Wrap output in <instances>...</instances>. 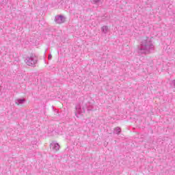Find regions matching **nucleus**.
Masks as SVG:
<instances>
[{
  "label": "nucleus",
  "mask_w": 175,
  "mask_h": 175,
  "mask_svg": "<svg viewBox=\"0 0 175 175\" xmlns=\"http://www.w3.org/2000/svg\"><path fill=\"white\" fill-rule=\"evenodd\" d=\"M154 40V38L151 37L146 38V40H143L140 44L137 47V53L138 55H146V54H148L150 53V49L154 47L152 44V41Z\"/></svg>",
  "instance_id": "1"
},
{
  "label": "nucleus",
  "mask_w": 175,
  "mask_h": 175,
  "mask_svg": "<svg viewBox=\"0 0 175 175\" xmlns=\"http://www.w3.org/2000/svg\"><path fill=\"white\" fill-rule=\"evenodd\" d=\"M25 62L28 66H36L38 64V57L35 54L31 53L26 57Z\"/></svg>",
  "instance_id": "2"
},
{
  "label": "nucleus",
  "mask_w": 175,
  "mask_h": 175,
  "mask_svg": "<svg viewBox=\"0 0 175 175\" xmlns=\"http://www.w3.org/2000/svg\"><path fill=\"white\" fill-rule=\"evenodd\" d=\"M55 21L57 24H62V23H65V18L62 15H58L55 16Z\"/></svg>",
  "instance_id": "3"
},
{
  "label": "nucleus",
  "mask_w": 175,
  "mask_h": 175,
  "mask_svg": "<svg viewBox=\"0 0 175 175\" xmlns=\"http://www.w3.org/2000/svg\"><path fill=\"white\" fill-rule=\"evenodd\" d=\"M59 144H54L52 143L50 144V148H51V150H53V151H55V152H57V151H58V150H59Z\"/></svg>",
  "instance_id": "4"
},
{
  "label": "nucleus",
  "mask_w": 175,
  "mask_h": 175,
  "mask_svg": "<svg viewBox=\"0 0 175 175\" xmlns=\"http://www.w3.org/2000/svg\"><path fill=\"white\" fill-rule=\"evenodd\" d=\"M25 103V98H17L15 100L16 105H18V106H20V105H23Z\"/></svg>",
  "instance_id": "5"
},
{
  "label": "nucleus",
  "mask_w": 175,
  "mask_h": 175,
  "mask_svg": "<svg viewBox=\"0 0 175 175\" xmlns=\"http://www.w3.org/2000/svg\"><path fill=\"white\" fill-rule=\"evenodd\" d=\"M113 133L115 135H120L121 133V127L117 126L113 130Z\"/></svg>",
  "instance_id": "6"
},
{
  "label": "nucleus",
  "mask_w": 175,
  "mask_h": 175,
  "mask_svg": "<svg viewBox=\"0 0 175 175\" xmlns=\"http://www.w3.org/2000/svg\"><path fill=\"white\" fill-rule=\"evenodd\" d=\"M101 31L104 33H106V32H107V31H109V27H107V26H103V27L101 28Z\"/></svg>",
  "instance_id": "7"
},
{
  "label": "nucleus",
  "mask_w": 175,
  "mask_h": 175,
  "mask_svg": "<svg viewBox=\"0 0 175 175\" xmlns=\"http://www.w3.org/2000/svg\"><path fill=\"white\" fill-rule=\"evenodd\" d=\"M99 1L100 0H90V2L93 3V5H95V3H99Z\"/></svg>",
  "instance_id": "8"
},
{
  "label": "nucleus",
  "mask_w": 175,
  "mask_h": 175,
  "mask_svg": "<svg viewBox=\"0 0 175 175\" xmlns=\"http://www.w3.org/2000/svg\"><path fill=\"white\" fill-rule=\"evenodd\" d=\"M51 58H53V55H51V54H49L48 56V59H51Z\"/></svg>",
  "instance_id": "9"
},
{
  "label": "nucleus",
  "mask_w": 175,
  "mask_h": 175,
  "mask_svg": "<svg viewBox=\"0 0 175 175\" xmlns=\"http://www.w3.org/2000/svg\"><path fill=\"white\" fill-rule=\"evenodd\" d=\"M79 109H81V107H80V105L76 107V110H79Z\"/></svg>",
  "instance_id": "10"
},
{
  "label": "nucleus",
  "mask_w": 175,
  "mask_h": 175,
  "mask_svg": "<svg viewBox=\"0 0 175 175\" xmlns=\"http://www.w3.org/2000/svg\"><path fill=\"white\" fill-rule=\"evenodd\" d=\"M92 109H88V111H91Z\"/></svg>",
  "instance_id": "11"
}]
</instances>
